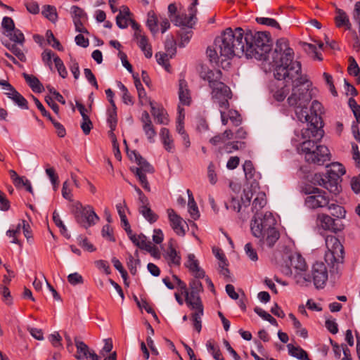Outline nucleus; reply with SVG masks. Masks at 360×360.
Listing matches in <instances>:
<instances>
[{
    "instance_id": "4",
    "label": "nucleus",
    "mask_w": 360,
    "mask_h": 360,
    "mask_svg": "<svg viewBox=\"0 0 360 360\" xmlns=\"http://www.w3.org/2000/svg\"><path fill=\"white\" fill-rule=\"evenodd\" d=\"M274 259L277 267L285 276H291L294 270L295 278L302 276L307 269L306 261L302 255L293 252L286 245H282L281 250L274 252Z\"/></svg>"
},
{
    "instance_id": "10",
    "label": "nucleus",
    "mask_w": 360,
    "mask_h": 360,
    "mask_svg": "<svg viewBox=\"0 0 360 360\" xmlns=\"http://www.w3.org/2000/svg\"><path fill=\"white\" fill-rule=\"evenodd\" d=\"M75 217L76 221L86 229L96 224L100 219L92 206L83 207L81 204L76 207Z\"/></svg>"
},
{
    "instance_id": "61",
    "label": "nucleus",
    "mask_w": 360,
    "mask_h": 360,
    "mask_svg": "<svg viewBox=\"0 0 360 360\" xmlns=\"http://www.w3.org/2000/svg\"><path fill=\"white\" fill-rule=\"evenodd\" d=\"M112 229L109 224L104 225L102 228L101 234L103 238H108L109 240L115 242V238L112 234Z\"/></svg>"
},
{
    "instance_id": "16",
    "label": "nucleus",
    "mask_w": 360,
    "mask_h": 360,
    "mask_svg": "<svg viewBox=\"0 0 360 360\" xmlns=\"http://www.w3.org/2000/svg\"><path fill=\"white\" fill-rule=\"evenodd\" d=\"M210 88L212 89V98L214 99H221L223 97L231 98L232 96L230 88L221 82H216Z\"/></svg>"
},
{
    "instance_id": "29",
    "label": "nucleus",
    "mask_w": 360,
    "mask_h": 360,
    "mask_svg": "<svg viewBox=\"0 0 360 360\" xmlns=\"http://www.w3.org/2000/svg\"><path fill=\"white\" fill-rule=\"evenodd\" d=\"M302 47L304 51L309 56H311L314 59L321 61L323 60L321 53L318 51L317 47L316 45L313 44H309L307 42H304L302 44Z\"/></svg>"
},
{
    "instance_id": "24",
    "label": "nucleus",
    "mask_w": 360,
    "mask_h": 360,
    "mask_svg": "<svg viewBox=\"0 0 360 360\" xmlns=\"http://www.w3.org/2000/svg\"><path fill=\"white\" fill-rule=\"evenodd\" d=\"M170 20L174 25L182 27H186L188 28H193V25L195 23V21H193V23H191L192 21H189V18L187 17L186 13L182 15H175Z\"/></svg>"
},
{
    "instance_id": "35",
    "label": "nucleus",
    "mask_w": 360,
    "mask_h": 360,
    "mask_svg": "<svg viewBox=\"0 0 360 360\" xmlns=\"http://www.w3.org/2000/svg\"><path fill=\"white\" fill-rule=\"evenodd\" d=\"M46 37L47 43L51 46L57 49L59 51H63L64 50L63 46L61 45L60 42L53 35L52 31L51 30H48L46 32Z\"/></svg>"
},
{
    "instance_id": "52",
    "label": "nucleus",
    "mask_w": 360,
    "mask_h": 360,
    "mask_svg": "<svg viewBox=\"0 0 360 360\" xmlns=\"http://www.w3.org/2000/svg\"><path fill=\"white\" fill-rule=\"evenodd\" d=\"M48 339L54 347L63 348V345L61 343L62 338L58 332H55L54 333L49 335Z\"/></svg>"
},
{
    "instance_id": "37",
    "label": "nucleus",
    "mask_w": 360,
    "mask_h": 360,
    "mask_svg": "<svg viewBox=\"0 0 360 360\" xmlns=\"http://www.w3.org/2000/svg\"><path fill=\"white\" fill-rule=\"evenodd\" d=\"M70 14L73 19V22L75 20H79L82 21V19H87L86 13L80 7L77 6H72L70 8Z\"/></svg>"
},
{
    "instance_id": "64",
    "label": "nucleus",
    "mask_w": 360,
    "mask_h": 360,
    "mask_svg": "<svg viewBox=\"0 0 360 360\" xmlns=\"http://www.w3.org/2000/svg\"><path fill=\"white\" fill-rule=\"evenodd\" d=\"M245 250L246 255L252 261H257L258 259L257 254L255 249H253L252 245L250 243H248L245 245Z\"/></svg>"
},
{
    "instance_id": "12",
    "label": "nucleus",
    "mask_w": 360,
    "mask_h": 360,
    "mask_svg": "<svg viewBox=\"0 0 360 360\" xmlns=\"http://www.w3.org/2000/svg\"><path fill=\"white\" fill-rule=\"evenodd\" d=\"M231 37L233 38L230 43L231 46L230 47L233 51V56L241 57L243 55L246 56L245 30L240 27L234 30L231 28Z\"/></svg>"
},
{
    "instance_id": "60",
    "label": "nucleus",
    "mask_w": 360,
    "mask_h": 360,
    "mask_svg": "<svg viewBox=\"0 0 360 360\" xmlns=\"http://www.w3.org/2000/svg\"><path fill=\"white\" fill-rule=\"evenodd\" d=\"M108 122L109 123L110 128L112 130H115L117 123V111L108 110Z\"/></svg>"
},
{
    "instance_id": "8",
    "label": "nucleus",
    "mask_w": 360,
    "mask_h": 360,
    "mask_svg": "<svg viewBox=\"0 0 360 360\" xmlns=\"http://www.w3.org/2000/svg\"><path fill=\"white\" fill-rule=\"evenodd\" d=\"M304 192L309 195L305 199V205L307 207L316 209L328 205L330 200L326 191L310 186L305 187Z\"/></svg>"
},
{
    "instance_id": "30",
    "label": "nucleus",
    "mask_w": 360,
    "mask_h": 360,
    "mask_svg": "<svg viewBox=\"0 0 360 360\" xmlns=\"http://www.w3.org/2000/svg\"><path fill=\"white\" fill-rule=\"evenodd\" d=\"M166 259L169 258V265L174 264L175 266H179L181 264V256L179 252L176 250L174 248L170 246V250H167L166 255H165Z\"/></svg>"
},
{
    "instance_id": "47",
    "label": "nucleus",
    "mask_w": 360,
    "mask_h": 360,
    "mask_svg": "<svg viewBox=\"0 0 360 360\" xmlns=\"http://www.w3.org/2000/svg\"><path fill=\"white\" fill-rule=\"evenodd\" d=\"M346 172L345 167L339 162H333L331 164L330 168L327 169L326 173H334L341 177Z\"/></svg>"
},
{
    "instance_id": "46",
    "label": "nucleus",
    "mask_w": 360,
    "mask_h": 360,
    "mask_svg": "<svg viewBox=\"0 0 360 360\" xmlns=\"http://www.w3.org/2000/svg\"><path fill=\"white\" fill-rule=\"evenodd\" d=\"M188 205L189 207L188 212L191 214V217L194 220H197L200 217V214H199L197 204L194 200V198H189Z\"/></svg>"
},
{
    "instance_id": "28",
    "label": "nucleus",
    "mask_w": 360,
    "mask_h": 360,
    "mask_svg": "<svg viewBox=\"0 0 360 360\" xmlns=\"http://www.w3.org/2000/svg\"><path fill=\"white\" fill-rule=\"evenodd\" d=\"M77 353L75 354V357L77 360H83L88 358V354L89 353V346L84 342H77Z\"/></svg>"
},
{
    "instance_id": "9",
    "label": "nucleus",
    "mask_w": 360,
    "mask_h": 360,
    "mask_svg": "<svg viewBox=\"0 0 360 360\" xmlns=\"http://www.w3.org/2000/svg\"><path fill=\"white\" fill-rule=\"evenodd\" d=\"M328 277V270L325 264L322 262H316L312 265L311 274L305 275L302 279L306 282L313 281L316 288L322 289L326 285Z\"/></svg>"
},
{
    "instance_id": "1",
    "label": "nucleus",
    "mask_w": 360,
    "mask_h": 360,
    "mask_svg": "<svg viewBox=\"0 0 360 360\" xmlns=\"http://www.w3.org/2000/svg\"><path fill=\"white\" fill-rule=\"evenodd\" d=\"M281 82V87L273 95L274 99L278 102L284 101L289 93L290 86L292 84V94L288 98L289 105L295 108V115L299 121L307 123V127L302 129H295V137L292 138V143L297 146L299 153L304 155L305 160L309 163L323 165L330 160L328 148L319 145L323 136V120L321 116L322 104L316 100L312 101L310 108H308L311 101V87L312 83L302 76V73L293 79Z\"/></svg>"
},
{
    "instance_id": "40",
    "label": "nucleus",
    "mask_w": 360,
    "mask_h": 360,
    "mask_svg": "<svg viewBox=\"0 0 360 360\" xmlns=\"http://www.w3.org/2000/svg\"><path fill=\"white\" fill-rule=\"evenodd\" d=\"M245 147V142L238 141L229 142L225 145V149L228 153H231L233 150L244 149Z\"/></svg>"
},
{
    "instance_id": "7",
    "label": "nucleus",
    "mask_w": 360,
    "mask_h": 360,
    "mask_svg": "<svg viewBox=\"0 0 360 360\" xmlns=\"http://www.w3.org/2000/svg\"><path fill=\"white\" fill-rule=\"evenodd\" d=\"M326 245L328 251L325 253L324 259L330 269V273L332 275H340V267L344 262V247L339 239L334 236H327Z\"/></svg>"
},
{
    "instance_id": "14",
    "label": "nucleus",
    "mask_w": 360,
    "mask_h": 360,
    "mask_svg": "<svg viewBox=\"0 0 360 360\" xmlns=\"http://www.w3.org/2000/svg\"><path fill=\"white\" fill-rule=\"evenodd\" d=\"M141 121L143 123V130L146 136H147L148 141L150 143H154V138L157 134L155 127L152 123L149 113L146 110H144L142 112Z\"/></svg>"
},
{
    "instance_id": "25",
    "label": "nucleus",
    "mask_w": 360,
    "mask_h": 360,
    "mask_svg": "<svg viewBox=\"0 0 360 360\" xmlns=\"http://www.w3.org/2000/svg\"><path fill=\"white\" fill-rule=\"evenodd\" d=\"M148 102L151 108L150 112L154 118L157 119L158 122L161 124H167L168 119L164 116L163 108H155L153 105V102L150 98H148Z\"/></svg>"
},
{
    "instance_id": "17",
    "label": "nucleus",
    "mask_w": 360,
    "mask_h": 360,
    "mask_svg": "<svg viewBox=\"0 0 360 360\" xmlns=\"http://www.w3.org/2000/svg\"><path fill=\"white\" fill-rule=\"evenodd\" d=\"M22 77L34 93H41L44 90L42 84L36 76L23 72Z\"/></svg>"
},
{
    "instance_id": "18",
    "label": "nucleus",
    "mask_w": 360,
    "mask_h": 360,
    "mask_svg": "<svg viewBox=\"0 0 360 360\" xmlns=\"http://www.w3.org/2000/svg\"><path fill=\"white\" fill-rule=\"evenodd\" d=\"M6 94L8 98L11 99L20 108L23 110L29 109L27 101L16 89L11 93H6Z\"/></svg>"
},
{
    "instance_id": "41",
    "label": "nucleus",
    "mask_w": 360,
    "mask_h": 360,
    "mask_svg": "<svg viewBox=\"0 0 360 360\" xmlns=\"http://www.w3.org/2000/svg\"><path fill=\"white\" fill-rule=\"evenodd\" d=\"M53 61L59 75L63 79L66 78L68 76V71L63 60L58 56H56L53 58Z\"/></svg>"
},
{
    "instance_id": "15",
    "label": "nucleus",
    "mask_w": 360,
    "mask_h": 360,
    "mask_svg": "<svg viewBox=\"0 0 360 360\" xmlns=\"http://www.w3.org/2000/svg\"><path fill=\"white\" fill-rule=\"evenodd\" d=\"M167 212L171 226L174 232L179 236H185L186 231L182 226L183 219L173 209H168Z\"/></svg>"
},
{
    "instance_id": "59",
    "label": "nucleus",
    "mask_w": 360,
    "mask_h": 360,
    "mask_svg": "<svg viewBox=\"0 0 360 360\" xmlns=\"http://www.w3.org/2000/svg\"><path fill=\"white\" fill-rule=\"evenodd\" d=\"M325 326L326 329L333 335L338 333V325L335 319H327L325 322Z\"/></svg>"
},
{
    "instance_id": "62",
    "label": "nucleus",
    "mask_w": 360,
    "mask_h": 360,
    "mask_svg": "<svg viewBox=\"0 0 360 360\" xmlns=\"http://www.w3.org/2000/svg\"><path fill=\"white\" fill-rule=\"evenodd\" d=\"M53 125L56 129L57 135L60 138H63L66 135V130L64 127V126L60 124V122H57L56 120H54L53 117L51 120H50Z\"/></svg>"
},
{
    "instance_id": "3",
    "label": "nucleus",
    "mask_w": 360,
    "mask_h": 360,
    "mask_svg": "<svg viewBox=\"0 0 360 360\" xmlns=\"http://www.w3.org/2000/svg\"><path fill=\"white\" fill-rule=\"evenodd\" d=\"M246 58L262 60V69L267 74L270 72V32L256 31L250 29L245 30Z\"/></svg>"
},
{
    "instance_id": "54",
    "label": "nucleus",
    "mask_w": 360,
    "mask_h": 360,
    "mask_svg": "<svg viewBox=\"0 0 360 360\" xmlns=\"http://www.w3.org/2000/svg\"><path fill=\"white\" fill-rule=\"evenodd\" d=\"M206 53L211 63H217L219 62V49H217L215 46L213 49H212L210 47H208Z\"/></svg>"
},
{
    "instance_id": "58",
    "label": "nucleus",
    "mask_w": 360,
    "mask_h": 360,
    "mask_svg": "<svg viewBox=\"0 0 360 360\" xmlns=\"http://www.w3.org/2000/svg\"><path fill=\"white\" fill-rule=\"evenodd\" d=\"M32 98L34 101V103L36 104L37 108L41 112V115L46 117L49 120H51L52 116L51 115L50 112L45 109L39 100L34 96H32Z\"/></svg>"
},
{
    "instance_id": "32",
    "label": "nucleus",
    "mask_w": 360,
    "mask_h": 360,
    "mask_svg": "<svg viewBox=\"0 0 360 360\" xmlns=\"http://www.w3.org/2000/svg\"><path fill=\"white\" fill-rule=\"evenodd\" d=\"M158 20L153 11H149L148 13V19L146 21V25L149 28L150 31L153 34H156L158 32Z\"/></svg>"
},
{
    "instance_id": "20",
    "label": "nucleus",
    "mask_w": 360,
    "mask_h": 360,
    "mask_svg": "<svg viewBox=\"0 0 360 360\" xmlns=\"http://www.w3.org/2000/svg\"><path fill=\"white\" fill-rule=\"evenodd\" d=\"M288 354L299 360H311L307 352L300 346H294L292 344L287 345Z\"/></svg>"
},
{
    "instance_id": "31",
    "label": "nucleus",
    "mask_w": 360,
    "mask_h": 360,
    "mask_svg": "<svg viewBox=\"0 0 360 360\" xmlns=\"http://www.w3.org/2000/svg\"><path fill=\"white\" fill-rule=\"evenodd\" d=\"M41 14L52 22H55L58 19V13L56 11V8L53 6H44Z\"/></svg>"
},
{
    "instance_id": "33",
    "label": "nucleus",
    "mask_w": 360,
    "mask_h": 360,
    "mask_svg": "<svg viewBox=\"0 0 360 360\" xmlns=\"http://www.w3.org/2000/svg\"><path fill=\"white\" fill-rule=\"evenodd\" d=\"M138 45L141 51H143L144 55L147 58H150L152 57V48L151 46L148 44V39L146 36H141Z\"/></svg>"
},
{
    "instance_id": "38",
    "label": "nucleus",
    "mask_w": 360,
    "mask_h": 360,
    "mask_svg": "<svg viewBox=\"0 0 360 360\" xmlns=\"http://www.w3.org/2000/svg\"><path fill=\"white\" fill-rule=\"evenodd\" d=\"M176 42L173 36L168 37L165 43V48L167 51L166 53L169 55L170 58H172L176 52Z\"/></svg>"
},
{
    "instance_id": "23",
    "label": "nucleus",
    "mask_w": 360,
    "mask_h": 360,
    "mask_svg": "<svg viewBox=\"0 0 360 360\" xmlns=\"http://www.w3.org/2000/svg\"><path fill=\"white\" fill-rule=\"evenodd\" d=\"M185 302L187 306L191 309L198 311L200 313L204 312V307L200 296H196L191 300V297L189 296V292H186Z\"/></svg>"
},
{
    "instance_id": "19",
    "label": "nucleus",
    "mask_w": 360,
    "mask_h": 360,
    "mask_svg": "<svg viewBox=\"0 0 360 360\" xmlns=\"http://www.w3.org/2000/svg\"><path fill=\"white\" fill-rule=\"evenodd\" d=\"M160 136L165 150L169 153H173L174 141L170 135L169 130L167 128H162Z\"/></svg>"
},
{
    "instance_id": "44",
    "label": "nucleus",
    "mask_w": 360,
    "mask_h": 360,
    "mask_svg": "<svg viewBox=\"0 0 360 360\" xmlns=\"http://www.w3.org/2000/svg\"><path fill=\"white\" fill-rule=\"evenodd\" d=\"M192 31H185L184 27L177 32V35L180 37L181 41L179 42V47H184L185 43H188L191 37Z\"/></svg>"
},
{
    "instance_id": "6",
    "label": "nucleus",
    "mask_w": 360,
    "mask_h": 360,
    "mask_svg": "<svg viewBox=\"0 0 360 360\" xmlns=\"http://www.w3.org/2000/svg\"><path fill=\"white\" fill-rule=\"evenodd\" d=\"M1 27L3 34L8 37L9 40L15 44H11L8 40H1L2 44L15 55L20 61L25 62L27 58L23 51L17 46L16 44L23 46L25 38L23 33L15 28L13 20L10 17H4L2 20Z\"/></svg>"
},
{
    "instance_id": "42",
    "label": "nucleus",
    "mask_w": 360,
    "mask_h": 360,
    "mask_svg": "<svg viewBox=\"0 0 360 360\" xmlns=\"http://www.w3.org/2000/svg\"><path fill=\"white\" fill-rule=\"evenodd\" d=\"M22 158L26 166L33 167L36 165V160L37 159V154L31 152H25L22 154Z\"/></svg>"
},
{
    "instance_id": "53",
    "label": "nucleus",
    "mask_w": 360,
    "mask_h": 360,
    "mask_svg": "<svg viewBox=\"0 0 360 360\" xmlns=\"http://www.w3.org/2000/svg\"><path fill=\"white\" fill-rule=\"evenodd\" d=\"M53 220L56 226L60 229V232L61 234H64L67 232V228L63 224V221L60 219L58 213L55 210L53 212Z\"/></svg>"
},
{
    "instance_id": "51",
    "label": "nucleus",
    "mask_w": 360,
    "mask_h": 360,
    "mask_svg": "<svg viewBox=\"0 0 360 360\" xmlns=\"http://www.w3.org/2000/svg\"><path fill=\"white\" fill-rule=\"evenodd\" d=\"M276 220L271 212V248L274 246V243L279 239L280 233L277 230V229L274 226L276 224Z\"/></svg>"
},
{
    "instance_id": "34",
    "label": "nucleus",
    "mask_w": 360,
    "mask_h": 360,
    "mask_svg": "<svg viewBox=\"0 0 360 360\" xmlns=\"http://www.w3.org/2000/svg\"><path fill=\"white\" fill-rule=\"evenodd\" d=\"M136 164L139 165L142 172L153 174L155 172L154 167L141 155H136Z\"/></svg>"
},
{
    "instance_id": "5",
    "label": "nucleus",
    "mask_w": 360,
    "mask_h": 360,
    "mask_svg": "<svg viewBox=\"0 0 360 360\" xmlns=\"http://www.w3.org/2000/svg\"><path fill=\"white\" fill-rule=\"evenodd\" d=\"M265 196V193H259L253 200L252 210L255 215L251 222V231L254 236L261 238L260 241L270 248V213H259L266 204Z\"/></svg>"
},
{
    "instance_id": "57",
    "label": "nucleus",
    "mask_w": 360,
    "mask_h": 360,
    "mask_svg": "<svg viewBox=\"0 0 360 360\" xmlns=\"http://www.w3.org/2000/svg\"><path fill=\"white\" fill-rule=\"evenodd\" d=\"M0 293L4 297V302L8 305H11L13 299L9 289L6 286L0 285Z\"/></svg>"
},
{
    "instance_id": "36",
    "label": "nucleus",
    "mask_w": 360,
    "mask_h": 360,
    "mask_svg": "<svg viewBox=\"0 0 360 360\" xmlns=\"http://www.w3.org/2000/svg\"><path fill=\"white\" fill-rule=\"evenodd\" d=\"M328 210H331V214L337 219L345 218L346 211L342 206L332 203L327 205Z\"/></svg>"
},
{
    "instance_id": "22",
    "label": "nucleus",
    "mask_w": 360,
    "mask_h": 360,
    "mask_svg": "<svg viewBox=\"0 0 360 360\" xmlns=\"http://www.w3.org/2000/svg\"><path fill=\"white\" fill-rule=\"evenodd\" d=\"M179 98L180 102L184 105L190 104L191 97L189 96V90L187 88V82L184 79L179 80Z\"/></svg>"
},
{
    "instance_id": "13",
    "label": "nucleus",
    "mask_w": 360,
    "mask_h": 360,
    "mask_svg": "<svg viewBox=\"0 0 360 360\" xmlns=\"http://www.w3.org/2000/svg\"><path fill=\"white\" fill-rule=\"evenodd\" d=\"M341 177L334 173H326L323 187L330 193L338 195L341 191V185L340 179Z\"/></svg>"
},
{
    "instance_id": "48",
    "label": "nucleus",
    "mask_w": 360,
    "mask_h": 360,
    "mask_svg": "<svg viewBox=\"0 0 360 360\" xmlns=\"http://www.w3.org/2000/svg\"><path fill=\"white\" fill-rule=\"evenodd\" d=\"M243 171L247 179H250L254 176L255 167L251 160H245L243 165Z\"/></svg>"
},
{
    "instance_id": "26",
    "label": "nucleus",
    "mask_w": 360,
    "mask_h": 360,
    "mask_svg": "<svg viewBox=\"0 0 360 360\" xmlns=\"http://www.w3.org/2000/svg\"><path fill=\"white\" fill-rule=\"evenodd\" d=\"M139 212L143 217L150 223H155L158 219V215L156 214L149 206L141 205L139 207Z\"/></svg>"
},
{
    "instance_id": "50",
    "label": "nucleus",
    "mask_w": 360,
    "mask_h": 360,
    "mask_svg": "<svg viewBox=\"0 0 360 360\" xmlns=\"http://www.w3.org/2000/svg\"><path fill=\"white\" fill-rule=\"evenodd\" d=\"M321 226L325 230H330L332 224L334 223V219L327 214L320 216Z\"/></svg>"
},
{
    "instance_id": "55",
    "label": "nucleus",
    "mask_w": 360,
    "mask_h": 360,
    "mask_svg": "<svg viewBox=\"0 0 360 360\" xmlns=\"http://www.w3.org/2000/svg\"><path fill=\"white\" fill-rule=\"evenodd\" d=\"M68 281L72 285L82 284L84 283L82 276L78 273H72L68 276Z\"/></svg>"
},
{
    "instance_id": "39",
    "label": "nucleus",
    "mask_w": 360,
    "mask_h": 360,
    "mask_svg": "<svg viewBox=\"0 0 360 360\" xmlns=\"http://www.w3.org/2000/svg\"><path fill=\"white\" fill-rule=\"evenodd\" d=\"M207 73L208 74L203 80L208 82L210 87L218 82L221 75V71L219 70H217L215 73L212 70H207Z\"/></svg>"
},
{
    "instance_id": "21",
    "label": "nucleus",
    "mask_w": 360,
    "mask_h": 360,
    "mask_svg": "<svg viewBox=\"0 0 360 360\" xmlns=\"http://www.w3.org/2000/svg\"><path fill=\"white\" fill-rule=\"evenodd\" d=\"M337 15L335 17V25L338 27H345L347 30L351 29V23L347 13L340 8L336 10Z\"/></svg>"
},
{
    "instance_id": "43",
    "label": "nucleus",
    "mask_w": 360,
    "mask_h": 360,
    "mask_svg": "<svg viewBox=\"0 0 360 360\" xmlns=\"http://www.w3.org/2000/svg\"><path fill=\"white\" fill-rule=\"evenodd\" d=\"M195 258V257L193 254H188V260L185 263V266L193 273L196 271L200 268L198 261Z\"/></svg>"
},
{
    "instance_id": "2",
    "label": "nucleus",
    "mask_w": 360,
    "mask_h": 360,
    "mask_svg": "<svg viewBox=\"0 0 360 360\" xmlns=\"http://www.w3.org/2000/svg\"><path fill=\"white\" fill-rule=\"evenodd\" d=\"M294 56V51L290 47L288 40L283 37L277 39L271 56V72L276 80L289 81L302 73L301 63L295 60Z\"/></svg>"
},
{
    "instance_id": "11",
    "label": "nucleus",
    "mask_w": 360,
    "mask_h": 360,
    "mask_svg": "<svg viewBox=\"0 0 360 360\" xmlns=\"http://www.w3.org/2000/svg\"><path fill=\"white\" fill-rule=\"evenodd\" d=\"M231 27L225 29L220 36L215 38L214 46L219 49V53L224 60L231 59L233 58V51L231 49L230 43L233 37H231Z\"/></svg>"
},
{
    "instance_id": "56",
    "label": "nucleus",
    "mask_w": 360,
    "mask_h": 360,
    "mask_svg": "<svg viewBox=\"0 0 360 360\" xmlns=\"http://www.w3.org/2000/svg\"><path fill=\"white\" fill-rule=\"evenodd\" d=\"M55 57L54 53L50 49H45L41 53V58L44 63L47 65L51 69L52 65L51 58Z\"/></svg>"
},
{
    "instance_id": "27",
    "label": "nucleus",
    "mask_w": 360,
    "mask_h": 360,
    "mask_svg": "<svg viewBox=\"0 0 360 360\" xmlns=\"http://www.w3.org/2000/svg\"><path fill=\"white\" fill-rule=\"evenodd\" d=\"M349 65L347 68L348 74L351 76L357 77V84H360V68L354 57L349 56Z\"/></svg>"
},
{
    "instance_id": "45",
    "label": "nucleus",
    "mask_w": 360,
    "mask_h": 360,
    "mask_svg": "<svg viewBox=\"0 0 360 360\" xmlns=\"http://www.w3.org/2000/svg\"><path fill=\"white\" fill-rule=\"evenodd\" d=\"M206 346L209 350L212 352V356L215 360H224L219 347L214 346L211 340L207 342Z\"/></svg>"
},
{
    "instance_id": "63",
    "label": "nucleus",
    "mask_w": 360,
    "mask_h": 360,
    "mask_svg": "<svg viewBox=\"0 0 360 360\" xmlns=\"http://www.w3.org/2000/svg\"><path fill=\"white\" fill-rule=\"evenodd\" d=\"M27 11L32 14H38L39 13V6L37 2L31 1L25 3Z\"/></svg>"
},
{
    "instance_id": "49",
    "label": "nucleus",
    "mask_w": 360,
    "mask_h": 360,
    "mask_svg": "<svg viewBox=\"0 0 360 360\" xmlns=\"http://www.w3.org/2000/svg\"><path fill=\"white\" fill-rule=\"evenodd\" d=\"M46 173L49 177L50 181L53 184L54 191H56L59 183L58 174L56 173L54 169L52 167L47 168L46 169Z\"/></svg>"
}]
</instances>
